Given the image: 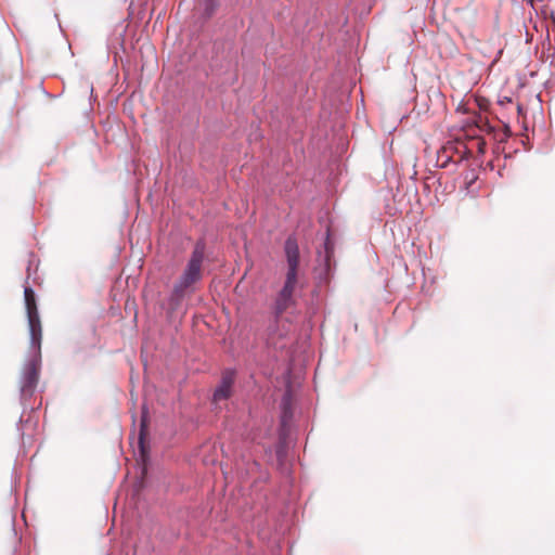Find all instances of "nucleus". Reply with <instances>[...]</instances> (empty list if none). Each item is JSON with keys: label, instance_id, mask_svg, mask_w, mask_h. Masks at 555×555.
I'll return each mask as SVG.
<instances>
[{"label": "nucleus", "instance_id": "nucleus-1", "mask_svg": "<svg viewBox=\"0 0 555 555\" xmlns=\"http://www.w3.org/2000/svg\"><path fill=\"white\" fill-rule=\"evenodd\" d=\"M205 251V242L202 240L197 241L182 273L173 284L168 299L171 311H176L181 306L183 299L196 291V285L202 281L204 274Z\"/></svg>", "mask_w": 555, "mask_h": 555}, {"label": "nucleus", "instance_id": "nucleus-2", "mask_svg": "<svg viewBox=\"0 0 555 555\" xmlns=\"http://www.w3.org/2000/svg\"><path fill=\"white\" fill-rule=\"evenodd\" d=\"M285 255L287 261L285 282L281 291L278 293L273 306L276 318L282 315L288 308L295 305L294 294L298 285L299 267V248L295 238L288 237L286 240Z\"/></svg>", "mask_w": 555, "mask_h": 555}, {"label": "nucleus", "instance_id": "nucleus-3", "mask_svg": "<svg viewBox=\"0 0 555 555\" xmlns=\"http://www.w3.org/2000/svg\"><path fill=\"white\" fill-rule=\"evenodd\" d=\"M24 301L27 313L31 345L37 347L38 351H40L42 327L38 313L36 295L34 289L29 286H26L24 289Z\"/></svg>", "mask_w": 555, "mask_h": 555}, {"label": "nucleus", "instance_id": "nucleus-4", "mask_svg": "<svg viewBox=\"0 0 555 555\" xmlns=\"http://www.w3.org/2000/svg\"><path fill=\"white\" fill-rule=\"evenodd\" d=\"M39 380V362L30 361L23 373L21 392L23 397H31Z\"/></svg>", "mask_w": 555, "mask_h": 555}, {"label": "nucleus", "instance_id": "nucleus-5", "mask_svg": "<svg viewBox=\"0 0 555 555\" xmlns=\"http://www.w3.org/2000/svg\"><path fill=\"white\" fill-rule=\"evenodd\" d=\"M234 383V372L233 371H225L222 374L221 383L216 388L214 392V401L218 402L221 400H227L230 398L232 393V386Z\"/></svg>", "mask_w": 555, "mask_h": 555}, {"label": "nucleus", "instance_id": "nucleus-6", "mask_svg": "<svg viewBox=\"0 0 555 555\" xmlns=\"http://www.w3.org/2000/svg\"><path fill=\"white\" fill-rule=\"evenodd\" d=\"M454 150L453 143H449L443 146L438 153V162H441L440 167L446 168L448 164L451 162L452 155L451 153Z\"/></svg>", "mask_w": 555, "mask_h": 555}, {"label": "nucleus", "instance_id": "nucleus-7", "mask_svg": "<svg viewBox=\"0 0 555 555\" xmlns=\"http://www.w3.org/2000/svg\"><path fill=\"white\" fill-rule=\"evenodd\" d=\"M477 146H478L479 153H485L486 142L482 139L477 140Z\"/></svg>", "mask_w": 555, "mask_h": 555}, {"label": "nucleus", "instance_id": "nucleus-8", "mask_svg": "<svg viewBox=\"0 0 555 555\" xmlns=\"http://www.w3.org/2000/svg\"><path fill=\"white\" fill-rule=\"evenodd\" d=\"M140 448H141V453H142V456H144V446H143V428L141 429V433H140Z\"/></svg>", "mask_w": 555, "mask_h": 555}, {"label": "nucleus", "instance_id": "nucleus-9", "mask_svg": "<svg viewBox=\"0 0 555 555\" xmlns=\"http://www.w3.org/2000/svg\"><path fill=\"white\" fill-rule=\"evenodd\" d=\"M269 340L272 345L276 346L278 345V341L275 340L274 336L272 333H270V337H269Z\"/></svg>", "mask_w": 555, "mask_h": 555}]
</instances>
